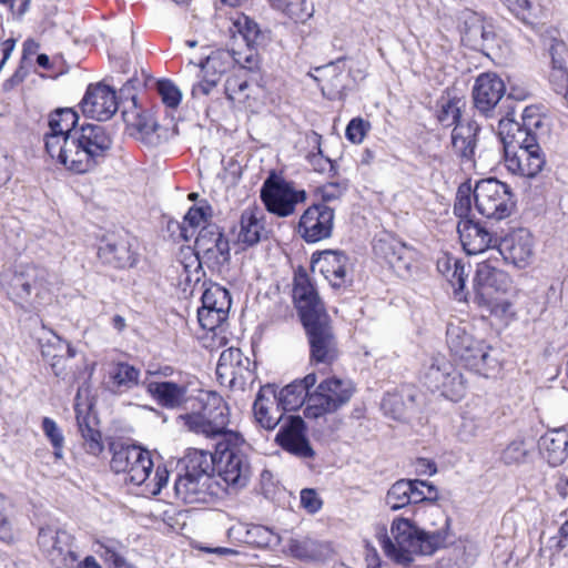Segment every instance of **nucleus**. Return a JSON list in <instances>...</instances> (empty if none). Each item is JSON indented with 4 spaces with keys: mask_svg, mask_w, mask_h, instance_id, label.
<instances>
[{
    "mask_svg": "<svg viewBox=\"0 0 568 568\" xmlns=\"http://www.w3.org/2000/svg\"><path fill=\"white\" fill-rule=\"evenodd\" d=\"M211 216L210 206H192L184 216V224L195 229L203 226L207 223V219Z\"/></svg>",
    "mask_w": 568,
    "mask_h": 568,
    "instance_id": "60",
    "label": "nucleus"
},
{
    "mask_svg": "<svg viewBox=\"0 0 568 568\" xmlns=\"http://www.w3.org/2000/svg\"><path fill=\"white\" fill-rule=\"evenodd\" d=\"M313 267H318L323 276L335 290L345 288L352 280L348 275V256L341 251H323L312 257Z\"/></svg>",
    "mask_w": 568,
    "mask_h": 568,
    "instance_id": "25",
    "label": "nucleus"
},
{
    "mask_svg": "<svg viewBox=\"0 0 568 568\" xmlns=\"http://www.w3.org/2000/svg\"><path fill=\"white\" fill-rule=\"evenodd\" d=\"M183 426L197 435L215 443L243 445L244 438L239 432L229 429L230 408L221 395L215 392H201L192 403L191 410L179 416Z\"/></svg>",
    "mask_w": 568,
    "mask_h": 568,
    "instance_id": "2",
    "label": "nucleus"
},
{
    "mask_svg": "<svg viewBox=\"0 0 568 568\" xmlns=\"http://www.w3.org/2000/svg\"><path fill=\"white\" fill-rule=\"evenodd\" d=\"M440 394L453 400H460L466 394V381L463 374L454 366L453 372L449 373V377L442 384L439 388Z\"/></svg>",
    "mask_w": 568,
    "mask_h": 568,
    "instance_id": "48",
    "label": "nucleus"
},
{
    "mask_svg": "<svg viewBox=\"0 0 568 568\" xmlns=\"http://www.w3.org/2000/svg\"><path fill=\"white\" fill-rule=\"evenodd\" d=\"M305 190L296 189L294 183L271 174L261 189V200L266 210L280 217L294 214L296 206L306 201Z\"/></svg>",
    "mask_w": 568,
    "mask_h": 568,
    "instance_id": "12",
    "label": "nucleus"
},
{
    "mask_svg": "<svg viewBox=\"0 0 568 568\" xmlns=\"http://www.w3.org/2000/svg\"><path fill=\"white\" fill-rule=\"evenodd\" d=\"M412 485L410 479H399L390 486L386 494V504L392 510L410 505Z\"/></svg>",
    "mask_w": 568,
    "mask_h": 568,
    "instance_id": "46",
    "label": "nucleus"
},
{
    "mask_svg": "<svg viewBox=\"0 0 568 568\" xmlns=\"http://www.w3.org/2000/svg\"><path fill=\"white\" fill-rule=\"evenodd\" d=\"M369 126V123L361 118L352 119L346 126L345 135L351 142L361 143Z\"/></svg>",
    "mask_w": 568,
    "mask_h": 568,
    "instance_id": "61",
    "label": "nucleus"
},
{
    "mask_svg": "<svg viewBox=\"0 0 568 568\" xmlns=\"http://www.w3.org/2000/svg\"><path fill=\"white\" fill-rule=\"evenodd\" d=\"M520 21L528 23L534 17L532 0H500Z\"/></svg>",
    "mask_w": 568,
    "mask_h": 568,
    "instance_id": "58",
    "label": "nucleus"
},
{
    "mask_svg": "<svg viewBox=\"0 0 568 568\" xmlns=\"http://www.w3.org/2000/svg\"><path fill=\"white\" fill-rule=\"evenodd\" d=\"M301 505L310 514H315L322 508V499L315 489L304 488L301 491Z\"/></svg>",
    "mask_w": 568,
    "mask_h": 568,
    "instance_id": "63",
    "label": "nucleus"
},
{
    "mask_svg": "<svg viewBox=\"0 0 568 568\" xmlns=\"http://www.w3.org/2000/svg\"><path fill=\"white\" fill-rule=\"evenodd\" d=\"M242 445L215 443L214 471L226 486L234 490L245 487L251 478V466L247 457L241 452Z\"/></svg>",
    "mask_w": 568,
    "mask_h": 568,
    "instance_id": "13",
    "label": "nucleus"
},
{
    "mask_svg": "<svg viewBox=\"0 0 568 568\" xmlns=\"http://www.w3.org/2000/svg\"><path fill=\"white\" fill-rule=\"evenodd\" d=\"M534 150H511L510 145H505V163L513 174L535 178L537 176L546 164L545 154L541 150H537L536 146H531Z\"/></svg>",
    "mask_w": 568,
    "mask_h": 568,
    "instance_id": "29",
    "label": "nucleus"
},
{
    "mask_svg": "<svg viewBox=\"0 0 568 568\" xmlns=\"http://www.w3.org/2000/svg\"><path fill=\"white\" fill-rule=\"evenodd\" d=\"M195 255L209 268L221 271L231 260L230 242L215 223L201 227L195 239Z\"/></svg>",
    "mask_w": 568,
    "mask_h": 568,
    "instance_id": "15",
    "label": "nucleus"
},
{
    "mask_svg": "<svg viewBox=\"0 0 568 568\" xmlns=\"http://www.w3.org/2000/svg\"><path fill=\"white\" fill-rule=\"evenodd\" d=\"M235 63V55L229 50H215L197 62L190 60L186 68H199L202 74H209L220 81L222 74L227 72Z\"/></svg>",
    "mask_w": 568,
    "mask_h": 568,
    "instance_id": "37",
    "label": "nucleus"
},
{
    "mask_svg": "<svg viewBox=\"0 0 568 568\" xmlns=\"http://www.w3.org/2000/svg\"><path fill=\"white\" fill-rule=\"evenodd\" d=\"M110 450L112 452L111 468L118 474H126L128 481L140 486L150 480L146 486L153 485L150 490L153 495L160 494L162 487L168 484L169 471L162 466L156 467L154 477L150 479L153 462L148 450L123 442L111 443Z\"/></svg>",
    "mask_w": 568,
    "mask_h": 568,
    "instance_id": "7",
    "label": "nucleus"
},
{
    "mask_svg": "<svg viewBox=\"0 0 568 568\" xmlns=\"http://www.w3.org/2000/svg\"><path fill=\"white\" fill-rule=\"evenodd\" d=\"M457 231L462 245L468 255L485 253L498 242L496 235L486 225L473 219L459 220Z\"/></svg>",
    "mask_w": 568,
    "mask_h": 568,
    "instance_id": "27",
    "label": "nucleus"
},
{
    "mask_svg": "<svg viewBox=\"0 0 568 568\" xmlns=\"http://www.w3.org/2000/svg\"><path fill=\"white\" fill-rule=\"evenodd\" d=\"M77 424L83 438L85 452L98 456L103 450L102 437L99 429L94 427L95 420L89 413H82L77 409Z\"/></svg>",
    "mask_w": 568,
    "mask_h": 568,
    "instance_id": "39",
    "label": "nucleus"
},
{
    "mask_svg": "<svg viewBox=\"0 0 568 568\" xmlns=\"http://www.w3.org/2000/svg\"><path fill=\"white\" fill-rule=\"evenodd\" d=\"M146 390L160 406L168 409L186 408V404L191 400L187 384L171 381L150 382Z\"/></svg>",
    "mask_w": 568,
    "mask_h": 568,
    "instance_id": "30",
    "label": "nucleus"
},
{
    "mask_svg": "<svg viewBox=\"0 0 568 568\" xmlns=\"http://www.w3.org/2000/svg\"><path fill=\"white\" fill-rule=\"evenodd\" d=\"M505 92L506 87L499 75L493 72L481 73L473 87L474 106L480 114L491 118Z\"/></svg>",
    "mask_w": 568,
    "mask_h": 568,
    "instance_id": "22",
    "label": "nucleus"
},
{
    "mask_svg": "<svg viewBox=\"0 0 568 568\" xmlns=\"http://www.w3.org/2000/svg\"><path fill=\"white\" fill-rule=\"evenodd\" d=\"M410 484H413L412 493H409L410 504H418L436 498L437 490L432 484L419 479H410Z\"/></svg>",
    "mask_w": 568,
    "mask_h": 568,
    "instance_id": "57",
    "label": "nucleus"
},
{
    "mask_svg": "<svg viewBox=\"0 0 568 568\" xmlns=\"http://www.w3.org/2000/svg\"><path fill=\"white\" fill-rule=\"evenodd\" d=\"M290 549L292 554L302 559H321L331 551L326 542H321L312 538L292 541Z\"/></svg>",
    "mask_w": 568,
    "mask_h": 568,
    "instance_id": "43",
    "label": "nucleus"
},
{
    "mask_svg": "<svg viewBox=\"0 0 568 568\" xmlns=\"http://www.w3.org/2000/svg\"><path fill=\"white\" fill-rule=\"evenodd\" d=\"M467 276L468 273L465 272V265L462 261L454 262V268L449 274H446V278L455 287L456 292L464 290Z\"/></svg>",
    "mask_w": 568,
    "mask_h": 568,
    "instance_id": "64",
    "label": "nucleus"
},
{
    "mask_svg": "<svg viewBox=\"0 0 568 568\" xmlns=\"http://www.w3.org/2000/svg\"><path fill=\"white\" fill-rule=\"evenodd\" d=\"M140 371L129 363L112 364L108 371L106 389L112 394L125 393L139 384Z\"/></svg>",
    "mask_w": 568,
    "mask_h": 568,
    "instance_id": "35",
    "label": "nucleus"
},
{
    "mask_svg": "<svg viewBox=\"0 0 568 568\" xmlns=\"http://www.w3.org/2000/svg\"><path fill=\"white\" fill-rule=\"evenodd\" d=\"M94 552L98 554L105 565H113L114 568H123L125 564V547L112 538L99 539L94 542Z\"/></svg>",
    "mask_w": 568,
    "mask_h": 568,
    "instance_id": "41",
    "label": "nucleus"
},
{
    "mask_svg": "<svg viewBox=\"0 0 568 568\" xmlns=\"http://www.w3.org/2000/svg\"><path fill=\"white\" fill-rule=\"evenodd\" d=\"M131 246L128 236L106 235L100 242L98 257L103 264L115 268L131 267L136 260Z\"/></svg>",
    "mask_w": 568,
    "mask_h": 568,
    "instance_id": "28",
    "label": "nucleus"
},
{
    "mask_svg": "<svg viewBox=\"0 0 568 568\" xmlns=\"http://www.w3.org/2000/svg\"><path fill=\"white\" fill-rule=\"evenodd\" d=\"M390 532L395 542L386 535L381 542L384 554L396 565L412 562L414 555L430 556L447 542L445 530L425 531L406 518H396Z\"/></svg>",
    "mask_w": 568,
    "mask_h": 568,
    "instance_id": "4",
    "label": "nucleus"
},
{
    "mask_svg": "<svg viewBox=\"0 0 568 568\" xmlns=\"http://www.w3.org/2000/svg\"><path fill=\"white\" fill-rule=\"evenodd\" d=\"M275 440L284 450L300 458L314 456V450L306 437L305 423L301 416H288L276 434Z\"/></svg>",
    "mask_w": 568,
    "mask_h": 568,
    "instance_id": "23",
    "label": "nucleus"
},
{
    "mask_svg": "<svg viewBox=\"0 0 568 568\" xmlns=\"http://www.w3.org/2000/svg\"><path fill=\"white\" fill-rule=\"evenodd\" d=\"M231 307V296L226 288L213 284L202 295L201 308L223 310Z\"/></svg>",
    "mask_w": 568,
    "mask_h": 568,
    "instance_id": "47",
    "label": "nucleus"
},
{
    "mask_svg": "<svg viewBox=\"0 0 568 568\" xmlns=\"http://www.w3.org/2000/svg\"><path fill=\"white\" fill-rule=\"evenodd\" d=\"M534 237L529 230L519 227L507 233L497 245V253L505 262L524 268L534 256Z\"/></svg>",
    "mask_w": 568,
    "mask_h": 568,
    "instance_id": "21",
    "label": "nucleus"
},
{
    "mask_svg": "<svg viewBox=\"0 0 568 568\" xmlns=\"http://www.w3.org/2000/svg\"><path fill=\"white\" fill-rule=\"evenodd\" d=\"M539 448L551 467L560 466L568 458V430L564 427L548 430L540 437Z\"/></svg>",
    "mask_w": 568,
    "mask_h": 568,
    "instance_id": "33",
    "label": "nucleus"
},
{
    "mask_svg": "<svg viewBox=\"0 0 568 568\" xmlns=\"http://www.w3.org/2000/svg\"><path fill=\"white\" fill-rule=\"evenodd\" d=\"M41 427L43 434L53 447V455L57 459L63 457L64 436L58 424L50 417H43Z\"/></svg>",
    "mask_w": 568,
    "mask_h": 568,
    "instance_id": "50",
    "label": "nucleus"
},
{
    "mask_svg": "<svg viewBox=\"0 0 568 568\" xmlns=\"http://www.w3.org/2000/svg\"><path fill=\"white\" fill-rule=\"evenodd\" d=\"M473 285L475 302L486 307L490 315L503 317L509 312L511 304L501 297L509 285V277L490 257L477 264Z\"/></svg>",
    "mask_w": 568,
    "mask_h": 568,
    "instance_id": "8",
    "label": "nucleus"
},
{
    "mask_svg": "<svg viewBox=\"0 0 568 568\" xmlns=\"http://www.w3.org/2000/svg\"><path fill=\"white\" fill-rule=\"evenodd\" d=\"M484 22L475 14H471L468 19H466L460 29L462 40L467 45L477 49L483 41H480V36H483V31L485 29Z\"/></svg>",
    "mask_w": 568,
    "mask_h": 568,
    "instance_id": "49",
    "label": "nucleus"
},
{
    "mask_svg": "<svg viewBox=\"0 0 568 568\" xmlns=\"http://www.w3.org/2000/svg\"><path fill=\"white\" fill-rule=\"evenodd\" d=\"M224 92L227 100L245 103L251 97V85L244 74H232L225 81Z\"/></svg>",
    "mask_w": 568,
    "mask_h": 568,
    "instance_id": "44",
    "label": "nucleus"
},
{
    "mask_svg": "<svg viewBox=\"0 0 568 568\" xmlns=\"http://www.w3.org/2000/svg\"><path fill=\"white\" fill-rule=\"evenodd\" d=\"M355 387L348 379L327 377L317 381L310 395L308 406L304 408V416L317 419L327 414L335 413L346 405L354 394Z\"/></svg>",
    "mask_w": 568,
    "mask_h": 568,
    "instance_id": "9",
    "label": "nucleus"
},
{
    "mask_svg": "<svg viewBox=\"0 0 568 568\" xmlns=\"http://www.w3.org/2000/svg\"><path fill=\"white\" fill-rule=\"evenodd\" d=\"M239 32L242 34L247 47H253L260 43L263 34L257 23L251 20L248 17H243L236 22Z\"/></svg>",
    "mask_w": 568,
    "mask_h": 568,
    "instance_id": "56",
    "label": "nucleus"
},
{
    "mask_svg": "<svg viewBox=\"0 0 568 568\" xmlns=\"http://www.w3.org/2000/svg\"><path fill=\"white\" fill-rule=\"evenodd\" d=\"M523 123L520 124V130H525L527 132H535V130L542 126V118L538 113V108L536 106H527L524 109L521 114Z\"/></svg>",
    "mask_w": 568,
    "mask_h": 568,
    "instance_id": "62",
    "label": "nucleus"
},
{
    "mask_svg": "<svg viewBox=\"0 0 568 568\" xmlns=\"http://www.w3.org/2000/svg\"><path fill=\"white\" fill-rule=\"evenodd\" d=\"M216 375L221 384L233 389L244 390L246 385L254 381L250 358L235 347H230L221 353Z\"/></svg>",
    "mask_w": 568,
    "mask_h": 568,
    "instance_id": "18",
    "label": "nucleus"
},
{
    "mask_svg": "<svg viewBox=\"0 0 568 568\" xmlns=\"http://www.w3.org/2000/svg\"><path fill=\"white\" fill-rule=\"evenodd\" d=\"M48 277V270L41 265L17 263L1 272L0 286L24 311H39L52 297Z\"/></svg>",
    "mask_w": 568,
    "mask_h": 568,
    "instance_id": "3",
    "label": "nucleus"
},
{
    "mask_svg": "<svg viewBox=\"0 0 568 568\" xmlns=\"http://www.w3.org/2000/svg\"><path fill=\"white\" fill-rule=\"evenodd\" d=\"M253 412L256 422L265 429H274L283 414L276 412L275 385L266 384L257 393L253 404Z\"/></svg>",
    "mask_w": 568,
    "mask_h": 568,
    "instance_id": "31",
    "label": "nucleus"
},
{
    "mask_svg": "<svg viewBox=\"0 0 568 568\" xmlns=\"http://www.w3.org/2000/svg\"><path fill=\"white\" fill-rule=\"evenodd\" d=\"M83 113L98 121L112 118L119 108L115 92L105 84L90 85L81 101Z\"/></svg>",
    "mask_w": 568,
    "mask_h": 568,
    "instance_id": "26",
    "label": "nucleus"
},
{
    "mask_svg": "<svg viewBox=\"0 0 568 568\" xmlns=\"http://www.w3.org/2000/svg\"><path fill=\"white\" fill-rule=\"evenodd\" d=\"M507 124L511 126V130L515 131L511 135L513 140L508 144L514 149L517 146V150H534L531 146H536L537 150H541L540 145L537 142V136L535 132H527L525 130H520V123L515 122L513 120H507V123L504 119L499 120V126L504 128Z\"/></svg>",
    "mask_w": 568,
    "mask_h": 568,
    "instance_id": "45",
    "label": "nucleus"
},
{
    "mask_svg": "<svg viewBox=\"0 0 568 568\" xmlns=\"http://www.w3.org/2000/svg\"><path fill=\"white\" fill-rule=\"evenodd\" d=\"M138 83L139 81L136 79H129L120 90L121 97L126 99L130 98L133 106L132 110L124 109L122 111V116L128 125L135 128L142 133L149 134L155 132L159 125L151 116L138 109L136 98L133 93L135 84Z\"/></svg>",
    "mask_w": 568,
    "mask_h": 568,
    "instance_id": "34",
    "label": "nucleus"
},
{
    "mask_svg": "<svg viewBox=\"0 0 568 568\" xmlns=\"http://www.w3.org/2000/svg\"><path fill=\"white\" fill-rule=\"evenodd\" d=\"M156 90L161 97L162 102L171 109L179 106L182 93L179 88L170 80H159L156 82Z\"/></svg>",
    "mask_w": 568,
    "mask_h": 568,
    "instance_id": "54",
    "label": "nucleus"
},
{
    "mask_svg": "<svg viewBox=\"0 0 568 568\" xmlns=\"http://www.w3.org/2000/svg\"><path fill=\"white\" fill-rule=\"evenodd\" d=\"M315 71L322 73V79L326 81L322 87L323 94H325V90H327L329 94L334 95L345 89V83L342 80L344 58H339L335 62H331L326 65L317 67L315 68Z\"/></svg>",
    "mask_w": 568,
    "mask_h": 568,
    "instance_id": "42",
    "label": "nucleus"
},
{
    "mask_svg": "<svg viewBox=\"0 0 568 568\" xmlns=\"http://www.w3.org/2000/svg\"><path fill=\"white\" fill-rule=\"evenodd\" d=\"M73 359L74 357L64 355L50 362L49 365L57 377L63 381L73 382L78 377V367H74L72 364Z\"/></svg>",
    "mask_w": 568,
    "mask_h": 568,
    "instance_id": "53",
    "label": "nucleus"
},
{
    "mask_svg": "<svg viewBox=\"0 0 568 568\" xmlns=\"http://www.w3.org/2000/svg\"><path fill=\"white\" fill-rule=\"evenodd\" d=\"M224 490L214 476L212 454L203 450L189 455L185 474L174 483L175 497L185 504H207Z\"/></svg>",
    "mask_w": 568,
    "mask_h": 568,
    "instance_id": "5",
    "label": "nucleus"
},
{
    "mask_svg": "<svg viewBox=\"0 0 568 568\" xmlns=\"http://www.w3.org/2000/svg\"><path fill=\"white\" fill-rule=\"evenodd\" d=\"M317 384V374L312 372L303 378L294 379L280 390L275 386L276 412L296 410L303 405L308 406L310 395Z\"/></svg>",
    "mask_w": 568,
    "mask_h": 568,
    "instance_id": "24",
    "label": "nucleus"
},
{
    "mask_svg": "<svg viewBox=\"0 0 568 568\" xmlns=\"http://www.w3.org/2000/svg\"><path fill=\"white\" fill-rule=\"evenodd\" d=\"M446 343L453 356L469 369L479 372L489 366V347L484 341L475 339L466 326L449 323Z\"/></svg>",
    "mask_w": 568,
    "mask_h": 568,
    "instance_id": "11",
    "label": "nucleus"
},
{
    "mask_svg": "<svg viewBox=\"0 0 568 568\" xmlns=\"http://www.w3.org/2000/svg\"><path fill=\"white\" fill-rule=\"evenodd\" d=\"M377 257L386 263L400 276L409 275L419 257V253L413 246L404 243L390 233L377 236L373 245Z\"/></svg>",
    "mask_w": 568,
    "mask_h": 568,
    "instance_id": "17",
    "label": "nucleus"
},
{
    "mask_svg": "<svg viewBox=\"0 0 568 568\" xmlns=\"http://www.w3.org/2000/svg\"><path fill=\"white\" fill-rule=\"evenodd\" d=\"M262 219L263 214L256 206H248L242 212L237 233L239 244L248 247L261 241V235L264 231Z\"/></svg>",
    "mask_w": 568,
    "mask_h": 568,
    "instance_id": "36",
    "label": "nucleus"
},
{
    "mask_svg": "<svg viewBox=\"0 0 568 568\" xmlns=\"http://www.w3.org/2000/svg\"><path fill=\"white\" fill-rule=\"evenodd\" d=\"M310 345V361L313 364L331 365L338 357L337 341L328 315H322L303 323Z\"/></svg>",
    "mask_w": 568,
    "mask_h": 568,
    "instance_id": "16",
    "label": "nucleus"
},
{
    "mask_svg": "<svg viewBox=\"0 0 568 568\" xmlns=\"http://www.w3.org/2000/svg\"><path fill=\"white\" fill-rule=\"evenodd\" d=\"M230 308L223 310H210V308H199L197 311V320L202 328L207 331H214L220 327L227 318Z\"/></svg>",
    "mask_w": 568,
    "mask_h": 568,
    "instance_id": "52",
    "label": "nucleus"
},
{
    "mask_svg": "<svg viewBox=\"0 0 568 568\" xmlns=\"http://www.w3.org/2000/svg\"><path fill=\"white\" fill-rule=\"evenodd\" d=\"M72 540V535L58 524L42 526L38 532V545L55 568H71L78 561V554L71 549Z\"/></svg>",
    "mask_w": 568,
    "mask_h": 568,
    "instance_id": "14",
    "label": "nucleus"
},
{
    "mask_svg": "<svg viewBox=\"0 0 568 568\" xmlns=\"http://www.w3.org/2000/svg\"><path fill=\"white\" fill-rule=\"evenodd\" d=\"M335 212L325 203L308 206L301 215L297 233L307 243L328 239L334 227Z\"/></svg>",
    "mask_w": 568,
    "mask_h": 568,
    "instance_id": "19",
    "label": "nucleus"
},
{
    "mask_svg": "<svg viewBox=\"0 0 568 568\" xmlns=\"http://www.w3.org/2000/svg\"><path fill=\"white\" fill-rule=\"evenodd\" d=\"M38 341L41 356L48 364L64 355H69V357H75L77 355L75 348L62 341L61 337L52 331L45 332L43 329V334L39 336Z\"/></svg>",
    "mask_w": 568,
    "mask_h": 568,
    "instance_id": "38",
    "label": "nucleus"
},
{
    "mask_svg": "<svg viewBox=\"0 0 568 568\" xmlns=\"http://www.w3.org/2000/svg\"><path fill=\"white\" fill-rule=\"evenodd\" d=\"M78 114L69 108L57 109L49 115L44 148L51 159L67 170L87 173L104 161L112 140L100 124H84L77 129Z\"/></svg>",
    "mask_w": 568,
    "mask_h": 568,
    "instance_id": "1",
    "label": "nucleus"
},
{
    "mask_svg": "<svg viewBox=\"0 0 568 568\" xmlns=\"http://www.w3.org/2000/svg\"><path fill=\"white\" fill-rule=\"evenodd\" d=\"M476 210L487 219L503 220L515 207L511 189L497 179L480 180L473 190Z\"/></svg>",
    "mask_w": 568,
    "mask_h": 568,
    "instance_id": "10",
    "label": "nucleus"
},
{
    "mask_svg": "<svg viewBox=\"0 0 568 568\" xmlns=\"http://www.w3.org/2000/svg\"><path fill=\"white\" fill-rule=\"evenodd\" d=\"M473 191L469 184H462L456 194L454 213L460 219H469L471 211Z\"/></svg>",
    "mask_w": 568,
    "mask_h": 568,
    "instance_id": "55",
    "label": "nucleus"
},
{
    "mask_svg": "<svg viewBox=\"0 0 568 568\" xmlns=\"http://www.w3.org/2000/svg\"><path fill=\"white\" fill-rule=\"evenodd\" d=\"M271 6L281 11H287L297 22H306L314 14V4L313 2H307V0L301 1V8L296 11L294 10V6L287 2V0H268Z\"/></svg>",
    "mask_w": 568,
    "mask_h": 568,
    "instance_id": "51",
    "label": "nucleus"
},
{
    "mask_svg": "<svg viewBox=\"0 0 568 568\" xmlns=\"http://www.w3.org/2000/svg\"><path fill=\"white\" fill-rule=\"evenodd\" d=\"M466 106L464 98L450 90H445L435 104V118L444 128L454 126L452 132V146L463 162H473L479 124L474 120L462 121V112Z\"/></svg>",
    "mask_w": 568,
    "mask_h": 568,
    "instance_id": "6",
    "label": "nucleus"
},
{
    "mask_svg": "<svg viewBox=\"0 0 568 568\" xmlns=\"http://www.w3.org/2000/svg\"><path fill=\"white\" fill-rule=\"evenodd\" d=\"M293 300L302 323L327 315L313 282L302 267L294 274Z\"/></svg>",
    "mask_w": 568,
    "mask_h": 568,
    "instance_id": "20",
    "label": "nucleus"
},
{
    "mask_svg": "<svg viewBox=\"0 0 568 568\" xmlns=\"http://www.w3.org/2000/svg\"><path fill=\"white\" fill-rule=\"evenodd\" d=\"M527 449L523 440L511 442L503 452L501 459L507 465L519 464L525 460Z\"/></svg>",
    "mask_w": 568,
    "mask_h": 568,
    "instance_id": "59",
    "label": "nucleus"
},
{
    "mask_svg": "<svg viewBox=\"0 0 568 568\" xmlns=\"http://www.w3.org/2000/svg\"><path fill=\"white\" fill-rule=\"evenodd\" d=\"M454 365L444 356H436L424 374V384L432 392H438L442 384L449 377Z\"/></svg>",
    "mask_w": 568,
    "mask_h": 568,
    "instance_id": "40",
    "label": "nucleus"
},
{
    "mask_svg": "<svg viewBox=\"0 0 568 568\" xmlns=\"http://www.w3.org/2000/svg\"><path fill=\"white\" fill-rule=\"evenodd\" d=\"M548 51L551 58L549 83L559 94L568 89V47L564 41L552 39Z\"/></svg>",
    "mask_w": 568,
    "mask_h": 568,
    "instance_id": "32",
    "label": "nucleus"
}]
</instances>
